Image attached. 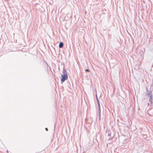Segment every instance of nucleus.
I'll list each match as a JSON object with an SVG mask.
<instances>
[{
	"label": "nucleus",
	"instance_id": "1",
	"mask_svg": "<svg viewBox=\"0 0 153 153\" xmlns=\"http://www.w3.org/2000/svg\"><path fill=\"white\" fill-rule=\"evenodd\" d=\"M146 96L147 99H149V102H150V106L152 105L153 97L152 94V92L151 91H149L147 90L146 94Z\"/></svg>",
	"mask_w": 153,
	"mask_h": 153
},
{
	"label": "nucleus",
	"instance_id": "2",
	"mask_svg": "<svg viewBox=\"0 0 153 153\" xmlns=\"http://www.w3.org/2000/svg\"><path fill=\"white\" fill-rule=\"evenodd\" d=\"M62 79H61V83H63L65 80L68 79V75L67 74H64L62 75Z\"/></svg>",
	"mask_w": 153,
	"mask_h": 153
},
{
	"label": "nucleus",
	"instance_id": "3",
	"mask_svg": "<svg viewBox=\"0 0 153 153\" xmlns=\"http://www.w3.org/2000/svg\"><path fill=\"white\" fill-rule=\"evenodd\" d=\"M111 131L109 129H107L106 131V135H108V139L109 140L111 139Z\"/></svg>",
	"mask_w": 153,
	"mask_h": 153
},
{
	"label": "nucleus",
	"instance_id": "4",
	"mask_svg": "<svg viewBox=\"0 0 153 153\" xmlns=\"http://www.w3.org/2000/svg\"><path fill=\"white\" fill-rule=\"evenodd\" d=\"M96 100H97V102L98 104V108H99V114H100V104L99 102V101L98 100V97H97V94H96Z\"/></svg>",
	"mask_w": 153,
	"mask_h": 153
},
{
	"label": "nucleus",
	"instance_id": "5",
	"mask_svg": "<svg viewBox=\"0 0 153 153\" xmlns=\"http://www.w3.org/2000/svg\"><path fill=\"white\" fill-rule=\"evenodd\" d=\"M64 45L63 43L62 42H61L59 45V48H62Z\"/></svg>",
	"mask_w": 153,
	"mask_h": 153
},
{
	"label": "nucleus",
	"instance_id": "6",
	"mask_svg": "<svg viewBox=\"0 0 153 153\" xmlns=\"http://www.w3.org/2000/svg\"><path fill=\"white\" fill-rule=\"evenodd\" d=\"M63 72L64 74H67V71L64 68L63 69Z\"/></svg>",
	"mask_w": 153,
	"mask_h": 153
},
{
	"label": "nucleus",
	"instance_id": "7",
	"mask_svg": "<svg viewBox=\"0 0 153 153\" xmlns=\"http://www.w3.org/2000/svg\"><path fill=\"white\" fill-rule=\"evenodd\" d=\"M85 71H86V72H87V71L89 72V70L88 69H87L85 70Z\"/></svg>",
	"mask_w": 153,
	"mask_h": 153
},
{
	"label": "nucleus",
	"instance_id": "8",
	"mask_svg": "<svg viewBox=\"0 0 153 153\" xmlns=\"http://www.w3.org/2000/svg\"><path fill=\"white\" fill-rule=\"evenodd\" d=\"M45 129L46 131H48V129L47 128H45Z\"/></svg>",
	"mask_w": 153,
	"mask_h": 153
},
{
	"label": "nucleus",
	"instance_id": "9",
	"mask_svg": "<svg viewBox=\"0 0 153 153\" xmlns=\"http://www.w3.org/2000/svg\"><path fill=\"white\" fill-rule=\"evenodd\" d=\"M55 128V125H54V128Z\"/></svg>",
	"mask_w": 153,
	"mask_h": 153
},
{
	"label": "nucleus",
	"instance_id": "10",
	"mask_svg": "<svg viewBox=\"0 0 153 153\" xmlns=\"http://www.w3.org/2000/svg\"><path fill=\"white\" fill-rule=\"evenodd\" d=\"M7 153H8V150H7Z\"/></svg>",
	"mask_w": 153,
	"mask_h": 153
},
{
	"label": "nucleus",
	"instance_id": "11",
	"mask_svg": "<svg viewBox=\"0 0 153 153\" xmlns=\"http://www.w3.org/2000/svg\"><path fill=\"white\" fill-rule=\"evenodd\" d=\"M149 103H148V105H149Z\"/></svg>",
	"mask_w": 153,
	"mask_h": 153
}]
</instances>
